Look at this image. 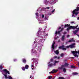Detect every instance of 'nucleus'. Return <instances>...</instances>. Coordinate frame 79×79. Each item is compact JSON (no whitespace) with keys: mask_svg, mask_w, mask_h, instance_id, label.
Listing matches in <instances>:
<instances>
[{"mask_svg":"<svg viewBox=\"0 0 79 79\" xmlns=\"http://www.w3.org/2000/svg\"><path fill=\"white\" fill-rule=\"evenodd\" d=\"M69 66V64L67 63H65L64 65H62L61 66V67H59L58 69H62L64 68V66H66V67H68Z\"/></svg>","mask_w":79,"mask_h":79,"instance_id":"1","label":"nucleus"},{"mask_svg":"<svg viewBox=\"0 0 79 79\" xmlns=\"http://www.w3.org/2000/svg\"><path fill=\"white\" fill-rule=\"evenodd\" d=\"M63 29H64V28H62L60 31H58V32H57L56 31V33L55 34L56 35L57 34H58L60 35L61 33H60V32H61L62 31H63Z\"/></svg>","mask_w":79,"mask_h":79,"instance_id":"2","label":"nucleus"},{"mask_svg":"<svg viewBox=\"0 0 79 79\" xmlns=\"http://www.w3.org/2000/svg\"><path fill=\"white\" fill-rule=\"evenodd\" d=\"M59 49H62L63 50H66V48H64V46L63 45L62 46H60L59 47Z\"/></svg>","mask_w":79,"mask_h":79,"instance_id":"3","label":"nucleus"},{"mask_svg":"<svg viewBox=\"0 0 79 79\" xmlns=\"http://www.w3.org/2000/svg\"><path fill=\"white\" fill-rule=\"evenodd\" d=\"M78 11H79V7H77L76 9L73 10V14H74L75 12H77Z\"/></svg>","mask_w":79,"mask_h":79,"instance_id":"4","label":"nucleus"},{"mask_svg":"<svg viewBox=\"0 0 79 79\" xmlns=\"http://www.w3.org/2000/svg\"><path fill=\"white\" fill-rule=\"evenodd\" d=\"M3 71L4 72H5V73H6V74H7V73H8V74H10V72L9 71H7L6 69H4L3 70Z\"/></svg>","mask_w":79,"mask_h":79,"instance_id":"5","label":"nucleus"},{"mask_svg":"<svg viewBox=\"0 0 79 79\" xmlns=\"http://www.w3.org/2000/svg\"><path fill=\"white\" fill-rule=\"evenodd\" d=\"M76 45V44L73 43V44H72L71 45H70V48H74L75 47L74 46V45Z\"/></svg>","mask_w":79,"mask_h":79,"instance_id":"6","label":"nucleus"},{"mask_svg":"<svg viewBox=\"0 0 79 79\" xmlns=\"http://www.w3.org/2000/svg\"><path fill=\"white\" fill-rule=\"evenodd\" d=\"M55 42H53V43L52 44V50H54L55 49V46H54V45H55Z\"/></svg>","mask_w":79,"mask_h":79,"instance_id":"7","label":"nucleus"},{"mask_svg":"<svg viewBox=\"0 0 79 79\" xmlns=\"http://www.w3.org/2000/svg\"><path fill=\"white\" fill-rule=\"evenodd\" d=\"M50 62H49L48 63V66H49V67H52V66H53V64L51 63L50 64Z\"/></svg>","mask_w":79,"mask_h":79,"instance_id":"8","label":"nucleus"},{"mask_svg":"<svg viewBox=\"0 0 79 79\" xmlns=\"http://www.w3.org/2000/svg\"><path fill=\"white\" fill-rule=\"evenodd\" d=\"M22 61L23 63L26 64V59L25 58L22 59Z\"/></svg>","mask_w":79,"mask_h":79,"instance_id":"9","label":"nucleus"},{"mask_svg":"<svg viewBox=\"0 0 79 79\" xmlns=\"http://www.w3.org/2000/svg\"><path fill=\"white\" fill-rule=\"evenodd\" d=\"M58 71V70H55V69H53L52 71V73H56Z\"/></svg>","mask_w":79,"mask_h":79,"instance_id":"10","label":"nucleus"},{"mask_svg":"<svg viewBox=\"0 0 79 79\" xmlns=\"http://www.w3.org/2000/svg\"><path fill=\"white\" fill-rule=\"evenodd\" d=\"M59 50H56V51H55L54 52L56 54V55H58V54H59V53L60 52H59V51H58Z\"/></svg>","mask_w":79,"mask_h":79,"instance_id":"11","label":"nucleus"},{"mask_svg":"<svg viewBox=\"0 0 79 79\" xmlns=\"http://www.w3.org/2000/svg\"><path fill=\"white\" fill-rule=\"evenodd\" d=\"M70 29H75L76 28H75V26H70Z\"/></svg>","mask_w":79,"mask_h":79,"instance_id":"12","label":"nucleus"},{"mask_svg":"<svg viewBox=\"0 0 79 79\" xmlns=\"http://www.w3.org/2000/svg\"><path fill=\"white\" fill-rule=\"evenodd\" d=\"M44 3H45V5H47V3H48L49 2V1H47V0H44Z\"/></svg>","mask_w":79,"mask_h":79,"instance_id":"13","label":"nucleus"},{"mask_svg":"<svg viewBox=\"0 0 79 79\" xmlns=\"http://www.w3.org/2000/svg\"><path fill=\"white\" fill-rule=\"evenodd\" d=\"M78 32V30H75V31H73V33L74 34H76L77 33V32Z\"/></svg>","mask_w":79,"mask_h":79,"instance_id":"14","label":"nucleus"},{"mask_svg":"<svg viewBox=\"0 0 79 79\" xmlns=\"http://www.w3.org/2000/svg\"><path fill=\"white\" fill-rule=\"evenodd\" d=\"M55 0H53V1L52 2H51L50 4L51 5H52L53 3H56V2H55Z\"/></svg>","mask_w":79,"mask_h":79,"instance_id":"15","label":"nucleus"},{"mask_svg":"<svg viewBox=\"0 0 79 79\" xmlns=\"http://www.w3.org/2000/svg\"><path fill=\"white\" fill-rule=\"evenodd\" d=\"M68 42H75V40H73V39H72L70 40H69Z\"/></svg>","mask_w":79,"mask_h":79,"instance_id":"16","label":"nucleus"},{"mask_svg":"<svg viewBox=\"0 0 79 79\" xmlns=\"http://www.w3.org/2000/svg\"><path fill=\"white\" fill-rule=\"evenodd\" d=\"M69 26H70V24H65L64 26V27L65 28V27H69Z\"/></svg>","mask_w":79,"mask_h":79,"instance_id":"17","label":"nucleus"},{"mask_svg":"<svg viewBox=\"0 0 79 79\" xmlns=\"http://www.w3.org/2000/svg\"><path fill=\"white\" fill-rule=\"evenodd\" d=\"M25 69H27L29 68V65L27 64L25 65Z\"/></svg>","mask_w":79,"mask_h":79,"instance_id":"18","label":"nucleus"},{"mask_svg":"<svg viewBox=\"0 0 79 79\" xmlns=\"http://www.w3.org/2000/svg\"><path fill=\"white\" fill-rule=\"evenodd\" d=\"M61 40L62 41H64V35H63L62 37Z\"/></svg>","mask_w":79,"mask_h":79,"instance_id":"19","label":"nucleus"},{"mask_svg":"<svg viewBox=\"0 0 79 79\" xmlns=\"http://www.w3.org/2000/svg\"><path fill=\"white\" fill-rule=\"evenodd\" d=\"M63 70V71L64 72V73H66V69L65 68H63L62 69Z\"/></svg>","mask_w":79,"mask_h":79,"instance_id":"20","label":"nucleus"},{"mask_svg":"<svg viewBox=\"0 0 79 79\" xmlns=\"http://www.w3.org/2000/svg\"><path fill=\"white\" fill-rule=\"evenodd\" d=\"M32 60H33V61L34 62H36V61H37V59L35 58H33Z\"/></svg>","mask_w":79,"mask_h":79,"instance_id":"21","label":"nucleus"},{"mask_svg":"<svg viewBox=\"0 0 79 79\" xmlns=\"http://www.w3.org/2000/svg\"><path fill=\"white\" fill-rule=\"evenodd\" d=\"M22 69L23 70V71H25L26 68L24 67H22Z\"/></svg>","mask_w":79,"mask_h":79,"instance_id":"22","label":"nucleus"},{"mask_svg":"<svg viewBox=\"0 0 79 79\" xmlns=\"http://www.w3.org/2000/svg\"><path fill=\"white\" fill-rule=\"evenodd\" d=\"M79 74L77 72H75V73H73L72 74L73 75H77Z\"/></svg>","mask_w":79,"mask_h":79,"instance_id":"23","label":"nucleus"},{"mask_svg":"<svg viewBox=\"0 0 79 79\" xmlns=\"http://www.w3.org/2000/svg\"><path fill=\"white\" fill-rule=\"evenodd\" d=\"M3 68V65H0V69L1 70Z\"/></svg>","mask_w":79,"mask_h":79,"instance_id":"24","label":"nucleus"},{"mask_svg":"<svg viewBox=\"0 0 79 79\" xmlns=\"http://www.w3.org/2000/svg\"><path fill=\"white\" fill-rule=\"evenodd\" d=\"M7 78L9 79H12L13 78L12 77H11V76H9Z\"/></svg>","mask_w":79,"mask_h":79,"instance_id":"25","label":"nucleus"},{"mask_svg":"<svg viewBox=\"0 0 79 79\" xmlns=\"http://www.w3.org/2000/svg\"><path fill=\"white\" fill-rule=\"evenodd\" d=\"M4 76H5V78H6V79H8V77H7V75L6 74H4Z\"/></svg>","mask_w":79,"mask_h":79,"instance_id":"26","label":"nucleus"},{"mask_svg":"<svg viewBox=\"0 0 79 79\" xmlns=\"http://www.w3.org/2000/svg\"><path fill=\"white\" fill-rule=\"evenodd\" d=\"M70 68H72V69L74 68H75V66H74L73 65H71Z\"/></svg>","mask_w":79,"mask_h":79,"instance_id":"27","label":"nucleus"},{"mask_svg":"<svg viewBox=\"0 0 79 79\" xmlns=\"http://www.w3.org/2000/svg\"><path fill=\"white\" fill-rule=\"evenodd\" d=\"M73 15H77L78 14V12H75L73 14Z\"/></svg>","mask_w":79,"mask_h":79,"instance_id":"28","label":"nucleus"},{"mask_svg":"<svg viewBox=\"0 0 79 79\" xmlns=\"http://www.w3.org/2000/svg\"><path fill=\"white\" fill-rule=\"evenodd\" d=\"M73 56L75 57H77V58H78V55H77V54H73Z\"/></svg>","mask_w":79,"mask_h":79,"instance_id":"29","label":"nucleus"},{"mask_svg":"<svg viewBox=\"0 0 79 79\" xmlns=\"http://www.w3.org/2000/svg\"><path fill=\"white\" fill-rule=\"evenodd\" d=\"M52 76H49V77H48V79H52Z\"/></svg>","mask_w":79,"mask_h":79,"instance_id":"30","label":"nucleus"},{"mask_svg":"<svg viewBox=\"0 0 79 79\" xmlns=\"http://www.w3.org/2000/svg\"><path fill=\"white\" fill-rule=\"evenodd\" d=\"M58 78L59 79H64V78L63 77H59Z\"/></svg>","mask_w":79,"mask_h":79,"instance_id":"31","label":"nucleus"},{"mask_svg":"<svg viewBox=\"0 0 79 79\" xmlns=\"http://www.w3.org/2000/svg\"><path fill=\"white\" fill-rule=\"evenodd\" d=\"M69 29H71L70 27H69L67 29V31H68L69 30Z\"/></svg>","mask_w":79,"mask_h":79,"instance_id":"32","label":"nucleus"},{"mask_svg":"<svg viewBox=\"0 0 79 79\" xmlns=\"http://www.w3.org/2000/svg\"><path fill=\"white\" fill-rule=\"evenodd\" d=\"M63 56H64V54H63V53H62L60 55V56H61V57H63Z\"/></svg>","mask_w":79,"mask_h":79,"instance_id":"33","label":"nucleus"},{"mask_svg":"<svg viewBox=\"0 0 79 79\" xmlns=\"http://www.w3.org/2000/svg\"><path fill=\"white\" fill-rule=\"evenodd\" d=\"M35 15H36V16H39V13H38L36 12L35 13Z\"/></svg>","mask_w":79,"mask_h":79,"instance_id":"34","label":"nucleus"},{"mask_svg":"<svg viewBox=\"0 0 79 79\" xmlns=\"http://www.w3.org/2000/svg\"><path fill=\"white\" fill-rule=\"evenodd\" d=\"M66 48H69V47H70V45H69V46H66Z\"/></svg>","mask_w":79,"mask_h":79,"instance_id":"35","label":"nucleus"},{"mask_svg":"<svg viewBox=\"0 0 79 79\" xmlns=\"http://www.w3.org/2000/svg\"><path fill=\"white\" fill-rule=\"evenodd\" d=\"M50 7H47L46 8H46V9H47V10H48V9H50Z\"/></svg>","mask_w":79,"mask_h":79,"instance_id":"36","label":"nucleus"},{"mask_svg":"<svg viewBox=\"0 0 79 79\" xmlns=\"http://www.w3.org/2000/svg\"><path fill=\"white\" fill-rule=\"evenodd\" d=\"M50 61L51 62H53V59H51Z\"/></svg>","mask_w":79,"mask_h":79,"instance_id":"37","label":"nucleus"},{"mask_svg":"<svg viewBox=\"0 0 79 79\" xmlns=\"http://www.w3.org/2000/svg\"><path fill=\"white\" fill-rule=\"evenodd\" d=\"M55 10V9H54L52 11V13H54Z\"/></svg>","mask_w":79,"mask_h":79,"instance_id":"38","label":"nucleus"},{"mask_svg":"<svg viewBox=\"0 0 79 79\" xmlns=\"http://www.w3.org/2000/svg\"><path fill=\"white\" fill-rule=\"evenodd\" d=\"M66 33H67L66 32L64 31V33H63V34H64V35H65V34H66Z\"/></svg>","mask_w":79,"mask_h":79,"instance_id":"39","label":"nucleus"},{"mask_svg":"<svg viewBox=\"0 0 79 79\" xmlns=\"http://www.w3.org/2000/svg\"><path fill=\"white\" fill-rule=\"evenodd\" d=\"M77 27H78V25H77L76 26H75V29H77Z\"/></svg>","mask_w":79,"mask_h":79,"instance_id":"40","label":"nucleus"},{"mask_svg":"<svg viewBox=\"0 0 79 79\" xmlns=\"http://www.w3.org/2000/svg\"><path fill=\"white\" fill-rule=\"evenodd\" d=\"M42 18H44V15H42Z\"/></svg>","mask_w":79,"mask_h":79,"instance_id":"41","label":"nucleus"},{"mask_svg":"<svg viewBox=\"0 0 79 79\" xmlns=\"http://www.w3.org/2000/svg\"><path fill=\"white\" fill-rule=\"evenodd\" d=\"M59 62V61H55V63H58Z\"/></svg>","mask_w":79,"mask_h":79,"instance_id":"42","label":"nucleus"},{"mask_svg":"<svg viewBox=\"0 0 79 79\" xmlns=\"http://www.w3.org/2000/svg\"><path fill=\"white\" fill-rule=\"evenodd\" d=\"M69 36H70L69 35H68L67 36V38H68L69 37Z\"/></svg>","mask_w":79,"mask_h":79,"instance_id":"43","label":"nucleus"},{"mask_svg":"<svg viewBox=\"0 0 79 79\" xmlns=\"http://www.w3.org/2000/svg\"><path fill=\"white\" fill-rule=\"evenodd\" d=\"M70 23L71 24H73V23H74V22H71Z\"/></svg>","mask_w":79,"mask_h":79,"instance_id":"44","label":"nucleus"},{"mask_svg":"<svg viewBox=\"0 0 79 79\" xmlns=\"http://www.w3.org/2000/svg\"><path fill=\"white\" fill-rule=\"evenodd\" d=\"M76 29H77V31H79V28H77Z\"/></svg>","mask_w":79,"mask_h":79,"instance_id":"45","label":"nucleus"},{"mask_svg":"<svg viewBox=\"0 0 79 79\" xmlns=\"http://www.w3.org/2000/svg\"><path fill=\"white\" fill-rule=\"evenodd\" d=\"M57 56H55L54 57V58H57Z\"/></svg>","mask_w":79,"mask_h":79,"instance_id":"46","label":"nucleus"},{"mask_svg":"<svg viewBox=\"0 0 79 79\" xmlns=\"http://www.w3.org/2000/svg\"><path fill=\"white\" fill-rule=\"evenodd\" d=\"M61 29V27H59V28H58V30H60V29Z\"/></svg>","mask_w":79,"mask_h":79,"instance_id":"47","label":"nucleus"},{"mask_svg":"<svg viewBox=\"0 0 79 79\" xmlns=\"http://www.w3.org/2000/svg\"><path fill=\"white\" fill-rule=\"evenodd\" d=\"M51 73H53L52 72V71H51V72L49 73V74H50Z\"/></svg>","mask_w":79,"mask_h":79,"instance_id":"48","label":"nucleus"},{"mask_svg":"<svg viewBox=\"0 0 79 79\" xmlns=\"http://www.w3.org/2000/svg\"><path fill=\"white\" fill-rule=\"evenodd\" d=\"M30 78L32 79V76L31 75L30 76Z\"/></svg>","mask_w":79,"mask_h":79,"instance_id":"49","label":"nucleus"},{"mask_svg":"<svg viewBox=\"0 0 79 79\" xmlns=\"http://www.w3.org/2000/svg\"><path fill=\"white\" fill-rule=\"evenodd\" d=\"M58 42H60V40H58Z\"/></svg>","mask_w":79,"mask_h":79,"instance_id":"50","label":"nucleus"},{"mask_svg":"<svg viewBox=\"0 0 79 79\" xmlns=\"http://www.w3.org/2000/svg\"><path fill=\"white\" fill-rule=\"evenodd\" d=\"M14 61H16V59H14Z\"/></svg>","mask_w":79,"mask_h":79,"instance_id":"51","label":"nucleus"},{"mask_svg":"<svg viewBox=\"0 0 79 79\" xmlns=\"http://www.w3.org/2000/svg\"><path fill=\"white\" fill-rule=\"evenodd\" d=\"M31 67H33V68H34V65H31Z\"/></svg>","mask_w":79,"mask_h":79,"instance_id":"52","label":"nucleus"},{"mask_svg":"<svg viewBox=\"0 0 79 79\" xmlns=\"http://www.w3.org/2000/svg\"><path fill=\"white\" fill-rule=\"evenodd\" d=\"M60 57H58V58H57V59H60Z\"/></svg>","mask_w":79,"mask_h":79,"instance_id":"53","label":"nucleus"},{"mask_svg":"<svg viewBox=\"0 0 79 79\" xmlns=\"http://www.w3.org/2000/svg\"><path fill=\"white\" fill-rule=\"evenodd\" d=\"M55 40H56L57 39V38H55Z\"/></svg>","mask_w":79,"mask_h":79,"instance_id":"54","label":"nucleus"},{"mask_svg":"<svg viewBox=\"0 0 79 79\" xmlns=\"http://www.w3.org/2000/svg\"><path fill=\"white\" fill-rule=\"evenodd\" d=\"M68 42H66V44H68Z\"/></svg>","mask_w":79,"mask_h":79,"instance_id":"55","label":"nucleus"},{"mask_svg":"<svg viewBox=\"0 0 79 79\" xmlns=\"http://www.w3.org/2000/svg\"><path fill=\"white\" fill-rule=\"evenodd\" d=\"M71 58L73 59H74V57H71Z\"/></svg>","mask_w":79,"mask_h":79,"instance_id":"56","label":"nucleus"},{"mask_svg":"<svg viewBox=\"0 0 79 79\" xmlns=\"http://www.w3.org/2000/svg\"><path fill=\"white\" fill-rule=\"evenodd\" d=\"M45 19H47V17L46 16V17H45Z\"/></svg>","mask_w":79,"mask_h":79,"instance_id":"57","label":"nucleus"},{"mask_svg":"<svg viewBox=\"0 0 79 79\" xmlns=\"http://www.w3.org/2000/svg\"><path fill=\"white\" fill-rule=\"evenodd\" d=\"M73 16H74V15H72V17H73Z\"/></svg>","mask_w":79,"mask_h":79,"instance_id":"58","label":"nucleus"},{"mask_svg":"<svg viewBox=\"0 0 79 79\" xmlns=\"http://www.w3.org/2000/svg\"><path fill=\"white\" fill-rule=\"evenodd\" d=\"M32 69H34V68H32Z\"/></svg>","mask_w":79,"mask_h":79,"instance_id":"59","label":"nucleus"},{"mask_svg":"<svg viewBox=\"0 0 79 79\" xmlns=\"http://www.w3.org/2000/svg\"><path fill=\"white\" fill-rule=\"evenodd\" d=\"M78 19H79V17H78Z\"/></svg>","mask_w":79,"mask_h":79,"instance_id":"60","label":"nucleus"},{"mask_svg":"<svg viewBox=\"0 0 79 79\" xmlns=\"http://www.w3.org/2000/svg\"><path fill=\"white\" fill-rule=\"evenodd\" d=\"M54 64H55V63H54Z\"/></svg>","mask_w":79,"mask_h":79,"instance_id":"61","label":"nucleus"}]
</instances>
